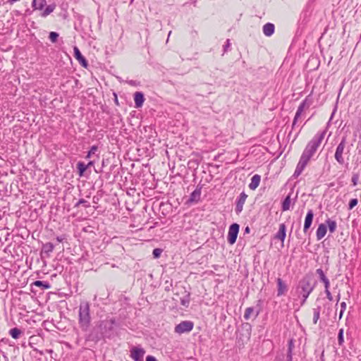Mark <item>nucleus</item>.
I'll return each mask as SVG.
<instances>
[{"instance_id":"f257e3e1","label":"nucleus","mask_w":361,"mask_h":361,"mask_svg":"<svg viewBox=\"0 0 361 361\" xmlns=\"http://www.w3.org/2000/svg\"><path fill=\"white\" fill-rule=\"evenodd\" d=\"M326 133V130L318 132L307 144L293 175L294 178H298L302 173L309 161L314 156L320 146Z\"/></svg>"},{"instance_id":"f03ea898","label":"nucleus","mask_w":361,"mask_h":361,"mask_svg":"<svg viewBox=\"0 0 361 361\" xmlns=\"http://www.w3.org/2000/svg\"><path fill=\"white\" fill-rule=\"evenodd\" d=\"M317 281L309 274L306 275L298 281L295 287V293L298 298H301L302 304H304L306 302L310 294L314 290Z\"/></svg>"},{"instance_id":"7ed1b4c3","label":"nucleus","mask_w":361,"mask_h":361,"mask_svg":"<svg viewBox=\"0 0 361 361\" xmlns=\"http://www.w3.org/2000/svg\"><path fill=\"white\" fill-rule=\"evenodd\" d=\"M78 324L83 331H87L90 326V305L87 301H82L80 303L78 311Z\"/></svg>"},{"instance_id":"20e7f679","label":"nucleus","mask_w":361,"mask_h":361,"mask_svg":"<svg viewBox=\"0 0 361 361\" xmlns=\"http://www.w3.org/2000/svg\"><path fill=\"white\" fill-rule=\"evenodd\" d=\"M116 326V322L115 319L101 321L98 326L100 332V336H97L95 337V339L97 341H99L103 338H110L114 334Z\"/></svg>"},{"instance_id":"39448f33","label":"nucleus","mask_w":361,"mask_h":361,"mask_svg":"<svg viewBox=\"0 0 361 361\" xmlns=\"http://www.w3.org/2000/svg\"><path fill=\"white\" fill-rule=\"evenodd\" d=\"M350 150V146L348 145L347 136H343L334 154V158L339 164L343 165L345 163L344 155L348 154Z\"/></svg>"},{"instance_id":"423d86ee","label":"nucleus","mask_w":361,"mask_h":361,"mask_svg":"<svg viewBox=\"0 0 361 361\" xmlns=\"http://www.w3.org/2000/svg\"><path fill=\"white\" fill-rule=\"evenodd\" d=\"M194 323L191 321H183L175 326L174 331L178 334L188 333L192 330Z\"/></svg>"},{"instance_id":"0eeeda50","label":"nucleus","mask_w":361,"mask_h":361,"mask_svg":"<svg viewBox=\"0 0 361 361\" xmlns=\"http://www.w3.org/2000/svg\"><path fill=\"white\" fill-rule=\"evenodd\" d=\"M239 228L240 226L236 223H234L230 226L227 238L229 244L233 245L235 243L239 232Z\"/></svg>"},{"instance_id":"6e6552de","label":"nucleus","mask_w":361,"mask_h":361,"mask_svg":"<svg viewBox=\"0 0 361 361\" xmlns=\"http://www.w3.org/2000/svg\"><path fill=\"white\" fill-rule=\"evenodd\" d=\"M176 295L182 294L183 296L180 298V305L185 307H188L190 302V293L188 291L185 287H180V293H176Z\"/></svg>"},{"instance_id":"1a4fd4ad","label":"nucleus","mask_w":361,"mask_h":361,"mask_svg":"<svg viewBox=\"0 0 361 361\" xmlns=\"http://www.w3.org/2000/svg\"><path fill=\"white\" fill-rule=\"evenodd\" d=\"M130 352V357L134 361H143L145 350L142 348L133 347Z\"/></svg>"},{"instance_id":"9d476101","label":"nucleus","mask_w":361,"mask_h":361,"mask_svg":"<svg viewBox=\"0 0 361 361\" xmlns=\"http://www.w3.org/2000/svg\"><path fill=\"white\" fill-rule=\"evenodd\" d=\"M247 197V195L245 194V192H242L240 194V196L237 198L236 202H235V213L237 214H239L243 211V205L246 201Z\"/></svg>"},{"instance_id":"9b49d317","label":"nucleus","mask_w":361,"mask_h":361,"mask_svg":"<svg viewBox=\"0 0 361 361\" xmlns=\"http://www.w3.org/2000/svg\"><path fill=\"white\" fill-rule=\"evenodd\" d=\"M314 218V212L312 209H309L305 219V223H304V227H303V232L305 233H307L310 229V228L312 226V221Z\"/></svg>"},{"instance_id":"f8f14e48","label":"nucleus","mask_w":361,"mask_h":361,"mask_svg":"<svg viewBox=\"0 0 361 361\" xmlns=\"http://www.w3.org/2000/svg\"><path fill=\"white\" fill-rule=\"evenodd\" d=\"M202 192V187L197 186L196 189L190 194L188 203L198 202L200 200V196Z\"/></svg>"},{"instance_id":"ddd939ff","label":"nucleus","mask_w":361,"mask_h":361,"mask_svg":"<svg viewBox=\"0 0 361 361\" xmlns=\"http://www.w3.org/2000/svg\"><path fill=\"white\" fill-rule=\"evenodd\" d=\"M277 283V296H281L285 295L288 291V286L286 283L281 279L278 277L276 279Z\"/></svg>"},{"instance_id":"4468645a","label":"nucleus","mask_w":361,"mask_h":361,"mask_svg":"<svg viewBox=\"0 0 361 361\" xmlns=\"http://www.w3.org/2000/svg\"><path fill=\"white\" fill-rule=\"evenodd\" d=\"M309 106L307 104V100L305 99L303 100L299 105L298 109H297V111L295 113V117H294V119H293V125H292V127L294 128L295 126L296 125V123H297V121L298 119L300 117L302 113L303 112L304 109L306 108V107H308Z\"/></svg>"},{"instance_id":"2eb2a0df","label":"nucleus","mask_w":361,"mask_h":361,"mask_svg":"<svg viewBox=\"0 0 361 361\" xmlns=\"http://www.w3.org/2000/svg\"><path fill=\"white\" fill-rule=\"evenodd\" d=\"M73 51H74V56L78 61L82 67L87 68L88 66L87 61L85 59V58L82 55L79 49L77 47H74Z\"/></svg>"},{"instance_id":"dca6fc26","label":"nucleus","mask_w":361,"mask_h":361,"mask_svg":"<svg viewBox=\"0 0 361 361\" xmlns=\"http://www.w3.org/2000/svg\"><path fill=\"white\" fill-rule=\"evenodd\" d=\"M54 245L51 243H46L42 245L41 255L42 257H49L51 253L53 252Z\"/></svg>"},{"instance_id":"f3484780","label":"nucleus","mask_w":361,"mask_h":361,"mask_svg":"<svg viewBox=\"0 0 361 361\" xmlns=\"http://www.w3.org/2000/svg\"><path fill=\"white\" fill-rule=\"evenodd\" d=\"M286 235V226L285 224H281L279 225V229L275 235V238L281 240L282 243L284 241V239Z\"/></svg>"},{"instance_id":"a211bd4d","label":"nucleus","mask_w":361,"mask_h":361,"mask_svg":"<svg viewBox=\"0 0 361 361\" xmlns=\"http://www.w3.org/2000/svg\"><path fill=\"white\" fill-rule=\"evenodd\" d=\"M135 106L136 108H140L143 105L145 97L141 92H136L134 94Z\"/></svg>"},{"instance_id":"6ab92c4d","label":"nucleus","mask_w":361,"mask_h":361,"mask_svg":"<svg viewBox=\"0 0 361 361\" xmlns=\"http://www.w3.org/2000/svg\"><path fill=\"white\" fill-rule=\"evenodd\" d=\"M327 231V226L324 224H321L319 225L317 231L316 236L318 240H322L326 235Z\"/></svg>"},{"instance_id":"aec40b11","label":"nucleus","mask_w":361,"mask_h":361,"mask_svg":"<svg viewBox=\"0 0 361 361\" xmlns=\"http://www.w3.org/2000/svg\"><path fill=\"white\" fill-rule=\"evenodd\" d=\"M261 180V176L258 174L254 175L251 178V182L249 184L250 189L254 190L259 185Z\"/></svg>"},{"instance_id":"412c9836","label":"nucleus","mask_w":361,"mask_h":361,"mask_svg":"<svg viewBox=\"0 0 361 361\" xmlns=\"http://www.w3.org/2000/svg\"><path fill=\"white\" fill-rule=\"evenodd\" d=\"M274 25L271 23H267L263 26V33L267 36L270 37L274 32Z\"/></svg>"},{"instance_id":"4be33fe9","label":"nucleus","mask_w":361,"mask_h":361,"mask_svg":"<svg viewBox=\"0 0 361 361\" xmlns=\"http://www.w3.org/2000/svg\"><path fill=\"white\" fill-rule=\"evenodd\" d=\"M46 4V0H33L32 6L35 10H42Z\"/></svg>"},{"instance_id":"5701e85b","label":"nucleus","mask_w":361,"mask_h":361,"mask_svg":"<svg viewBox=\"0 0 361 361\" xmlns=\"http://www.w3.org/2000/svg\"><path fill=\"white\" fill-rule=\"evenodd\" d=\"M291 193L288 194L286 198L283 200L282 202L281 209L282 211H288L290 209V203H291Z\"/></svg>"},{"instance_id":"b1692460","label":"nucleus","mask_w":361,"mask_h":361,"mask_svg":"<svg viewBox=\"0 0 361 361\" xmlns=\"http://www.w3.org/2000/svg\"><path fill=\"white\" fill-rule=\"evenodd\" d=\"M241 329L245 332V334H243V336H245L247 338H250L252 332L251 324L247 322L243 323L241 325Z\"/></svg>"},{"instance_id":"393cba45","label":"nucleus","mask_w":361,"mask_h":361,"mask_svg":"<svg viewBox=\"0 0 361 361\" xmlns=\"http://www.w3.org/2000/svg\"><path fill=\"white\" fill-rule=\"evenodd\" d=\"M32 285L41 288V290L49 289L51 287V285L48 281H35Z\"/></svg>"},{"instance_id":"a878e982","label":"nucleus","mask_w":361,"mask_h":361,"mask_svg":"<svg viewBox=\"0 0 361 361\" xmlns=\"http://www.w3.org/2000/svg\"><path fill=\"white\" fill-rule=\"evenodd\" d=\"M76 167L78 170V174L79 175V176H83L85 171L87 169V166H85V163L79 161L78 162Z\"/></svg>"},{"instance_id":"bb28decb","label":"nucleus","mask_w":361,"mask_h":361,"mask_svg":"<svg viewBox=\"0 0 361 361\" xmlns=\"http://www.w3.org/2000/svg\"><path fill=\"white\" fill-rule=\"evenodd\" d=\"M22 334V331L18 328H13L9 330V335L14 339H18Z\"/></svg>"},{"instance_id":"cd10ccee","label":"nucleus","mask_w":361,"mask_h":361,"mask_svg":"<svg viewBox=\"0 0 361 361\" xmlns=\"http://www.w3.org/2000/svg\"><path fill=\"white\" fill-rule=\"evenodd\" d=\"M326 224L329 228V231L333 233L336 229V222L330 219L326 220Z\"/></svg>"},{"instance_id":"c85d7f7f","label":"nucleus","mask_w":361,"mask_h":361,"mask_svg":"<svg viewBox=\"0 0 361 361\" xmlns=\"http://www.w3.org/2000/svg\"><path fill=\"white\" fill-rule=\"evenodd\" d=\"M56 6L54 4H50L46 7L42 13V16L46 17L54 11Z\"/></svg>"},{"instance_id":"c756f323","label":"nucleus","mask_w":361,"mask_h":361,"mask_svg":"<svg viewBox=\"0 0 361 361\" xmlns=\"http://www.w3.org/2000/svg\"><path fill=\"white\" fill-rule=\"evenodd\" d=\"M262 304H263V301L262 300L259 299L257 301V304L255 305V307H254L255 308V317L256 318L259 314V313L261 312L262 310Z\"/></svg>"},{"instance_id":"7c9ffc66","label":"nucleus","mask_w":361,"mask_h":361,"mask_svg":"<svg viewBox=\"0 0 361 361\" xmlns=\"http://www.w3.org/2000/svg\"><path fill=\"white\" fill-rule=\"evenodd\" d=\"M319 274L320 280L324 283L325 289L329 288V281L325 276L324 272H318Z\"/></svg>"},{"instance_id":"2f4dec72","label":"nucleus","mask_w":361,"mask_h":361,"mask_svg":"<svg viewBox=\"0 0 361 361\" xmlns=\"http://www.w3.org/2000/svg\"><path fill=\"white\" fill-rule=\"evenodd\" d=\"M320 307L313 309V323L316 324L320 317Z\"/></svg>"},{"instance_id":"473e14b6","label":"nucleus","mask_w":361,"mask_h":361,"mask_svg":"<svg viewBox=\"0 0 361 361\" xmlns=\"http://www.w3.org/2000/svg\"><path fill=\"white\" fill-rule=\"evenodd\" d=\"M254 312H255L254 307H249L246 308L243 316L244 319L245 320H248L250 318L251 314L254 313Z\"/></svg>"},{"instance_id":"72a5a7b5","label":"nucleus","mask_w":361,"mask_h":361,"mask_svg":"<svg viewBox=\"0 0 361 361\" xmlns=\"http://www.w3.org/2000/svg\"><path fill=\"white\" fill-rule=\"evenodd\" d=\"M344 330L343 329H340L338 334V343L340 346H342L344 343Z\"/></svg>"},{"instance_id":"f704fd0d","label":"nucleus","mask_w":361,"mask_h":361,"mask_svg":"<svg viewBox=\"0 0 361 361\" xmlns=\"http://www.w3.org/2000/svg\"><path fill=\"white\" fill-rule=\"evenodd\" d=\"M295 348V341L293 338H290L288 342V350L287 353H293V350Z\"/></svg>"},{"instance_id":"c9c22d12","label":"nucleus","mask_w":361,"mask_h":361,"mask_svg":"<svg viewBox=\"0 0 361 361\" xmlns=\"http://www.w3.org/2000/svg\"><path fill=\"white\" fill-rule=\"evenodd\" d=\"M80 204H82L84 207L87 208L90 207V204L84 199L79 200L74 206V207H78Z\"/></svg>"},{"instance_id":"e433bc0d","label":"nucleus","mask_w":361,"mask_h":361,"mask_svg":"<svg viewBox=\"0 0 361 361\" xmlns=\"http://www.w3.org/2000/svg\"><path fill=\"white\" fill-rule=\"evenodd\" d=\"M98 147L96 145H93L91 147L90 149L87 152V154L86 155V159H89L91 157L92 155L94 154L95 152L97 151Z\"/></svg>"},{"instance_id":"4c0bfd02","label":"nucleus","mask_w":361,"mask_h":361,"mask_svg":"<svg viewBox=\"0 0 361 361\" xmlns=\"http://www.w3.org/2000/svg\"><path fill=\"white\" fill-rule=\"evenodd\" d=\"M162 252H163V249H161V248L154 249L153 252H152L153 257L154 259L159 258L161 256Z\"/></svg>"},{"instance_id":"58836bf2","label":"nucleus","mask_w":361,"mask_h":361,"mask_svg":"<svg viewBox=\"0 0 361 361\" xmlns=\"http://www.w3.org/2000/svg\"><path fill=\"white\" fill-rule=\"evenodd\" d=\"M63 277L64 278L66 283L68 286H71V272H63Z\"/></svg>"},{"instance_id":"ea45409f","label":"nucleus","mask_w":361,"mask_h":361,"mask_svg":"<svg viewBox=\"0 0 361 361\" xmlns=\"http://www.w3.org/2000/svg\"><path fill=\"white\" fill-rule=\"evenodd\" d=\"M59 34L56 32H51L49 33V39L51 40V42L54 43L56 42L58 37H59Z\"/></svg>"},{"instance_id":"a19ab883","label":"nucleus","mask_w":361,"mask_h":361,"mask_svg":"<svg viewBox=\"0 0 361 361\" xmlns=\"http://www.w3.org/2000/svg\"><path fill=\"white\" fill-rule=\"evenodd\" d=\"M357 200L356 198L351 199L348 204V209H353L357 204Z\"/></svg>"},{"instance_id":"79ce46f5","label":"nucleus","mask_w":361,"mask_h":361,"mask_svg":"<svg viewBox=\"0 0 361 361\" xmlns=\"http://www.w3.org/2000/svg\"><path fill=\"white\" fill-rule=\"evenodd\" d=\"M68 239V235L66 234H62L61 235L57 236L56 238V240L59 243H63L64 241H66Z\"/></svg>"},{"instance_id":"37998d69","label":"nucleus","mask_w":361,"mask_h":361,"mask_svg":"<svg viewBox=\"0 0 361 361\" xmlns=\"http://www.w3.org/2000/svg\"><path fill=\"white\" fill-rule=\"evenodd\" d=\"M164 290L166 291H169L171 288L172 287V281H169L168 279L164 281Z\"/></svg>"},{"instance_id":"c03bdc74","label":"nucleus","mask_w":361,"mask_h":361,"mask_svg":"<svg viewBox=\"0 0 361 361\" xmlns=\"http://www.w3.org/2000/svg\"><path fill=\"white\" fill-rule=\"evenodd\" d=\"M358 178H359V176L358 174L355 173V174H353V177H352V183H353V185L355 186L357 184V182H358Z\"/></svg>"},{"instance_id":"a18cd8bd","label":"nucleus","mask_w":361,"mask_h":361,"mask_svg":"<svg viewBox=\"0 0 361 361\" xmlns=\"http://www.w3.org/2000/svg\"><path fill=\"white\" fill-rule=\"evenodd\" d=\"M325 293L326 295V298L329 300H333V296L329 290V288L325 289Z\"/></svg>"},{"instance_id":"49530a36","label":"nucleus","mask_w":361,"mask_h":361,"mask_svg":"<svg viewBox=\"0 0 361 361\" xmlns=\"http://www.w3.org/2000/svg\"><path fill=\"white\" fill-rule=\"evenodd\" d=\"M230 47H231L230 40L227 39L226 44L224 45V52L227 51Z\"/></svg>"},{"instance_id":"de8ad7c7","label":"nucleus","mask_w":361,"mask_h":361,"mask_svg":"<svg viewBox=\"0 0 361 361\" xmlns=\"http://www.w3.org/2000/svg\"><path fill=\"white\" fill-rule=\"evenodd\" d=\"M146 361H157V360L152 355H148L146 357Z\"/></svg>"},{"instance_id":"09e8293b","label":"nucleus","mask_w":361,"mask_h":361,"mask_svg":"<svg viewBox=\"0 0 361 361\" xmlns=\"http://www.w3.org/2000/svg\"><path fill=\"white\" fill-rule=\"evenodd\" d=\"M293 360V353H287L286 355V361H292Z\"/></svg>"},{"instance_id":"8fccbe9b","label":"nucleus","mask_w":361,"mask_h":361,"mask_svg":"<svg viewBox=\"0 0 361 361\" xmlns=\"http://www.w3.org/2000/svg\"><path fill=\"white\" fill-rule=\"evenodd\" d=\"M340 306H341V310H342V311H345V309H346V303L345 302H342L340 304Z\"/></svg>"},{"instance_id":"3c124183","label":"nucleus","mask_w":361,"mask_h":361,"mask_svg":"<svg viewBox=\"0 0 361 361\" xmlns=\"http://www.w3.org/2000/svg\"><path fill=\"white\" fill-rule=\"evenodd\" d=\"M320 360L321 361H325V358H324V350H323L322 353H321V355H320Z\"/></svg>"},{"instance_id":"603ef678","label":"nucleus","mask_w":361,"mask_h":361,"mask_svg":"<svg viewBox=\"0 0 361 361\" xmlns=\"http://www.w3.org/2000/svg\"><path fill=\"white\" fill-rule=\"evenodd\" d=\"M250 232V228H249V226H246L245 228L244 233H249Z\"/></svg>"},{"instance_id":"864d4df0","label":"nucleus","mask_w":361,"mask_h":361,"mask_svg":"<svg viewBox=\"0 0 361 361\" xmlns=\"http://www.w3.org/2000/svg\"><path fill=\"white\" fill-rule=\"evenodd\" d=\"M345 311H342V310H340V312H339V319H341L343 315V313H344Z\"/></svg>"},{"instance_id":"5fc2aeb1","label":"nucleus","mask_w":361,"mask_h":361,"mask_svg":"<svg viewBox=\"0 0 361 361\" xmlns=\"http://www.w3.org/2000/svg\"><path fill=\"white\" fill-rule=\"evenodd\" d=\"M94 164V162L92 161H90L87 164H85V166H87V169L92 166Z\"/></svg>"},{"instance_id":"6e6d98bb","label":"nucleus","mask_w":361,"mask_h":361,"mask_svg":"<svg viewBox=\"0 0 361 361\" xmlns=\"http://www.w3.org/2000/svg\"><path fill=\"white\" fill-rule=\"evenodd\" d=\"M340 298H341V295H340V294H338V295H337V297H336V302H338V301L340 300ZM337 304H338V303H336V305H337Z\"/></svg>"},{"instance_id":"4d7b16f0","label":"nucleus","mask_w":361,"mask_h":361,"mask_svg":"<svg viewBox=\"0 0 361 361\" xmlns=\"http://www.w3.org/2000/svg\"><path fill=\"white\" fill-rule=\"evenodd\" d=\"M40 355H43V353L42 351H39Z\"/></svg>"}]
</instances>
